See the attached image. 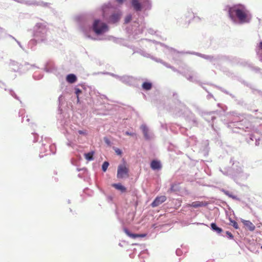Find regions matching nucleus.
I'll return each instance as SVG.
<instances>
[{
    "mask_svg": "<svg viewBox=\"0 0 262 262\" xmlns=\"http://www.w3.org/2000/svg\"><path fill=\"white\" fill-rule=\"evenodd\" d=\"M152 84L150 82H145L142 84V88L145 90H149L151 89Z\"/></svg>",
    "mask_w": 262,
    "mask_h": 262,
    "instance_id": "obj_21",
    "label": "nucleus"
},
{
    "mask_svg": "<svg viewBox=\"0 0 262 262\" xmlns=\"http://www.w3.org/2000/svg\"><path fill=\"white\" fill-rule=\"evenodd\" d=\"M124 231L126 233V234L130 237L132 238H136L137 237L138 235H136V234L132 233L128 229L126 228L124 229Z\"/></svg>",
    "mask_w": 262,
    "mask_h": 262,
    "instance_id": "obj_18",
    "label": "nucleus"
},
{
    "mask_svg": "<svg viewBox=\"0 0 262 262\" xmlns=\"http://www.w3.org/2000/svg\"><path fill=\"white\" fill-rule=\"evenodd\" d=\"M170 69H172L173 71H176V69L173 67L171 66Z\"/></svg>",
    "mask_w": 262,
    "mask_h": 262,
    "instance_id": "obj_43",
    "label": "nucleus"
},
{
    "mask_svg": "<svg viewBox=\"0 0 262 262\" xmlns=\"http://www.w3.org/2000/svg\"><path fill=\"white\" fill-rule=\"evenodd\" d=\"M104 141L107 145H111V142L107 137L104 138Z\"/></svg>",
    "mask_w": 262,
    "mask_h": 262,
    "instance_id": "obj_30",
    "label": "nucleus"
},
{
    "mask_svg": "<svg viewBox=\"0 0 262 262\" xmlns=\"http://www.w3.org/2000/svg\"><path fill=\"white\" fill-rule=\"evenodd\" d=\"M125 135H127V136H132L136 135V134L135 133H132V132H129L128 131L125 132Z\"/></svg>",
    "mask_w": 262,
    "mask_h": 262,
    "instance_id": "obj_32",
    "label": "nucleus"
},
{
    "mask_svg": "<svg viewBox=\"0 0 262 262\" xmlns=\"http://www.w3.org/2000/svg\"><path fill=\"white\" fill-rule=\"evenodd\" d=\"M51 152V151H49V152H47L46 154H45V155H48V154H50V153ZM52 154H54V152H52Z\"/></svg>",
    "mask_w": 262,
    "mask_h": 262,
    "instance_id": "obj_44",
    "label": "nucleus"
},
{
    "mask_svg": "<svg viewBox=\"0 0 262 262\" xmlns=\"http://www.w3.org/2000/svg\"><path fill=\"white\" fill-rule=\"evenodd\" d=\"M115 150L117 155H121L122 154V151L120 149L116 148Z\"/></svg>",
    "mask_w": 262,
    "mask_h": 262,
    "instance_id": "obj_36",
    "label": "nucleus"
},
{
    "mask_svg": "<svg viewBox=\"0 0 262 262\" xmlns=\"http://www.w3.org/2000/svg\"><path fill=\"white\" fill-rule=\"evenodd\" d=\"M162 64L166 67L167 68H170V67H171V66H170L169 64H168L167 63L165 62H162Z\"/></svg>",
    "mask_w": 262,
    "mask_h": 262,
    "instance_id": "obj_39",
    "label": "nucleus"
},
{
    "mask_svg": "<svg viewBox=\"0 0 262 262\" xmlns=\"http://www.w3.org/2000/svg\"><path fill=\"white\" fill-rule=\"evenodd\" d=\"M261 249H262V247H261Z\"/></svg>",
    "mask_w": 262,
    "mask_h": 262,
    "instance_id": "obj_52",
    "label": "nucleus"
},
{
    "mask_svg": "<svg viewBox=\"0 0 262 262\" xmlns=\"http://www.w3.org/2000/svg\"><path fill=\"white\" fill-rule=\"evenodd\" d=\"M128 176V169L124 165H119L118 167L117 177L119 179H122Z\"/></svg>",
    "mask_w": 262,
    "mask_h": 262,
    "instance_id": "obj_6",
    "label": "nucleus"
},
{
    "mask_svg": "<svg viewBox=\"0 0 262 262\" xmlns=\"http://www.w3.org/2000/svg\"><path fill=\"white\" fill-rule=\"evenodd\" d=\"M150 167L152 170H160L162 168L161 162L158 160H152L150 163Z\"/></svg>",
    "mask_w": 262,
    "mask_h": 262,
    "instance_id": "obj_11",
    "label": "nucleus"
},
{
    "mask_svg": "<svg viewBox=\"0 0 262 262\" xmlns=\"http://www.w3.org/2000/svg\"><path fill=\"white\" fill-rule=\"evenodd\" d=\"M136 235H138V236H137V237H143L145 236V234H136Z\"/></svg>",
    "mask_w": 262,
    "mask_h": 262,
    "instance_id": "obj_40",
    "label": "nucleus"
},
{
    "mask_svg": "<svg viewBox=\"0 0 262 262\" xmlns=\"http://www.w3.org/2000/svg\"><path fill=\"white\" fill-rule=\"evenodd\" d=\"M131 0V5L136 11H140L142 8L149 9L151 8V3L149 0Z\"/></svg>",
    "mask_w": 262,
    "mask_h": 262,
    "instance_id": "obj_4",
    "label": "nucleus"
},
{
    "mask_svg": "<svg viewBox=\"0 0 262 262\" xmlns=\"http://www.w3.org/2000/svg\"><path fill=\"white\" fill-rule=\"evenodd\" d=\"M187 79L188 80L194 82H197L199 81V77L196 74H192V75H190L188 77H187Z\"/></svg>",
    "mask_w": 262,
    "mask_h": 262,
    "instance_id": "obj_16",
    "label": "nucleus"
},
{
    "mask_svg": "<svg viewBox=\"0 0 262 262\" xmlns=\"http://www.w3.org/2000/svg\"><path fill=\"white\" fill-rule=\"evenodd\" d=\"M121 15L120 12L113 13L110 17L109 22L114 24L118 22L120 19Z\"/></svg>",
    "mask_w": 262,
    "mask_h": 262,
    "instance_id": "obj_10",
    "label": "nucleus"
},
{
    "mask_svg": "<svg viewBox=\"0 0 262 262\" xmlns=\"http://www.w3.org/2000/svg\"><path fill=\"white\" fill-rule=\"evenodd\" d=\"M257 54L259 56V60L262 61V41L260 42L259 43Z\"/></svg>",
    "mask_w": 262,
    "mask_h": 262,
    "instance_id": "obj_17",
    "label": "nucleus"
},
{
    "mask_svg": "<svg viewBox=\"0 0 262 262\" xmlns=\"http://www.w3.org/2000/svg\"><path fill=\"white\" fill-rule=\"evenodd\" d=\"M176 253L177 255L180 256L182 254V251L180 249H178L176 250Z\"/></svg>",
    "mask_w": 262,
    "mask_h": 262,
    "instance_id": "obj_37",
    "label": "nucleus"
},
{
    "mask_svg": "<svg viewBox=\"0 0 262 262\" xmlns=\"http://www.w3.org/2000/svg\"><path fill=\"white\" fill-rule=\"evenodd\" d=\"M11 37L13 39H14L16 41V42L17 43V44L19 45V46L21 48H23V47H22V46L21 45L20 42L19 41L17 40H16V39L14 37H12V36H11Z\"/></svg>",
    "mask_w": 262,
    "mask_h": 262,
    "instance_id": "obj_38",
    "label": "nucleus"
},
{
    "mask_svg": "<svg viewBox=\"0 0 262 262\" xmlns=\"http://www.w3.org/2000/svg\"><path fill=\"white\" fill-rule=\"evenodd\" d=\"M224 192L225 194H226L227 195H228L230 198H232L233 199H236V196L232 195L229 191L224 190Z\"/></svg>",
    "mask_w": 262,
    "mask_h": 262,
    "instance_id": "obj_27",
    "label": "nucleus"
},
{
    "mask_svg": "<svg viewBox=\"0 0 262 262\" xmlns=\"http://www.w3.org/2000/svg\"><path fill=\"white\" fill-rule=\"evenodd\" d=\"M46 145L45 144H42V146H45Z\"/></svg>",
    "mask_w": 262,
    "mask_h": 262,
    "instance_id": "obj_51",
    "label": "nucleus"
},
{
    "mask_svg": "<svg viewBox=\"0 0 262 262\" xmlns=\"http://www.w3.org/2000/svg\"><path fill=\"white\" fill-rule=\"evenodd\" d=\"M155 61H156L158 62H160V63H162V62H163V61L161 59H157V58H156V59H155Z\"/></svg>",
    "mask_w": 262,
    "mask_h": 262,
    "instance_id": "obj_41",
    "label": "nucleus"
},
{
    "mask_svg": "<svg viewBox=\"0 0 262 262\" xmlns=\"http://www.w3.org/2000/svg\"><path fill=\"white\" fill-rule=\"evenodd\" d=\"M44 149H45V150L46 151H47V149H46V147H44Z\"/></svg>",
    "mask_w": 262,
    "mask_h": 262,
    "instance_id": "obj_48",
    "label": "nucleus"
},
{
    "mask_svg": "<svg viewBox=\"0 0 262 262\" xmlns=\"http://www.w3.org/2000/svg\"><path fill=\"white\" fill-rule=\"evenodd\" d=\"M94 152L91 151L88 153L84 154L85 158L88 161H92L93 160Z\"/></svg>",
    "mask_w": 262,
    "mask_h": 262,
    "instance_id": "obj_20",
    "label": "nucleus"
},
{
    "mask_svg": "<svg viewBox=\"0 0 262 262\" xmlns=\"http://www.w3.org/2000/svg\"><path fill=\"white\" fill-rule=\"evenodd\" d=\"M226 233L229 238L232 239L233 238V236L230 232L227 231Z\"/></svg>",
    "mask_w": 262,
    "mask_h": 262,
    "instance_id": "obj_33",
    "label": "nucleus"
},
{
    "mask_svg": "<svg viewBox=\"0 0 262 262\" xmlns=\"http://www.w3.org/2000/svg\"><path fill=\"white\" fill-rule=\"evenodd\" d=\"M39 156H40V157H43V155H40H40H39Z\"/></svg>",
    "mask_w": 262,
    "mask_h": 262,
    "instance_id": "obj_46",
    "label": "nucleus"
},
{
    "mask_svg": "<svg viewBox=\"0 0 262 262\" xmlns=\"http://www.w3.org/2000/svg\"><path fill=\"white\" fill-rule=\"evenodd\" d=\"M33 36L39 42H43L47 40L48 28L44 23H37L34 27Z\"/></svg>",
    "mask_w": 262,
    "mask_h": 262,
    "instance_id": "obj_2",
    "label": "nucleus"
},
{
    "mask_svg": "<svg viewBox=\"0 0 262 262\" xmlns=\"http://www.w3.org/2000/svg\"><path fill=\"white\" fill-rule=\"evenodd\" d=\"M93 29L97 35L106 32L108 30L107 25L99 19H96L93 25Z\"/></svg>",
    "mask_w": 262,
    "mask_h": 262,
    "instance_id": "obj_5",
    "label": "nucleus"
},
{
    "mask_svg": "<svg viewBox=\"0 0 262 262\" xmlns=\"http://www.w3.org/2000/svg\"><path fill=\"white\" fill-rule=\"evenodd\" d=\"M35 67H36L34 64L31 65L28 63H26L24 66H21V67L19 69H20V70H24L25 69L29 70L32 68H35Z\"/></svg>",
    "mask_w": 262,
    "mask_h": 262,
    "instance_id": "obj_19",
    "label": "nucleus"
},
{
    "mask_svg": "<svg viewBox=\"0 0 262 262\" xmlns=\"http://www.w3.org/2000/svg\"><path fill=\"white\" fill-rule=\"evenodd\" d=\"M67 145L68 146H71V143L70 142L68 143Z\"/></svg>",
    "mask_w": 262,
    "mask_h": 262,
    "instance_id": "obj_45",
    "label": "nucleus"
},
{
    "mask_svg": "<svg viewBox=\"0 0 262 262\" xmlns=\"http://www.w3.org/2000/svg\"><path fill=\"white\" fill-rule=\"evenodd\" d=\"M241 221L244 224L245 226L250 231H253L255 230V225L250 221L245 220L242 219H241Z\"/></svg>",
    "mask_w": 262,
    "mask_h": 262,
    "instance_id": "obj_9",
    "label": "nucleus"
},
{
    "mask_svg": "<svg viewBox=\"0 0 262 262\" xmlns=\"http://www.w3.org/2000/svg\"><path fill=\"white\" fill-rule=\"evenodd\" d=\"M108 165H109V163L108 162L105 161L102 165V170L103 171H105L107 170Z\"/></svg>",
    "mask_w": 262,
    "mask_h": 262,
    "instance_id": "obj_25",
    "label": "nucleus"
},
{
    "mask_svg": "<svg viewBox=\"0 0 262 262\" xmlns=\"http://www.w3.org/2000/svg\"><path fill=\"white\" fill-rule=\"evenodd\" d=\"M81 93V91L79 89H75V94H76L77 95V100L79 101V97H78V95Z\"/></svg>",
    "mask_w": 262,
    "mask_h": 262,
    "instance_id": "obj_31",
    "label": "nucleus"
},
{
    "mask_svg": "<svg viewBox=\"0 0 262 262\" xmlns=\"http://www.w3.org/2000/svg\"><path fill=\"white\" fill-rule=\"evenodd\" d=\"M207 205V203L206 202L195 201L192 202L191 204H189V206L196 208L200 207L206 206Z\"/></svg>",
    "mask_w": 262,
    "mask_h": 262,
    "instance_id": "obj_12",
    "label": "nucleus"
},
{
    "mask_svg": "<svg viewBox=\"0 0 262 262\" xmlns=\"http://www.w3.org/2000/svg\"><path fill=\"white\" fill-rule=\"evenodd\" d=\"M61 97V96H60L59 97V99H60Z\"/></svg>",
    "mask_w": 262,
    "mask_h": 262,
    "instance_id": "obj_49",
    "label": "nucleus"
},
{
    "mask_svg": "<svg viewBox=\"0 0 262 262\" xmlns=\"http://www.w3.org/2000/svg\"><path fill=\"white\" fill-rule=\"evenodd\" d=\"M39 43L38 40L34 37V39H31L28 43V45L29 47H30L31 48H32L33 46H35L37 43Z\"/></svg>",
    "mask_w": 262,
    "mask_h": 262,
    "instance_id": "obj_22",
    "label": "nucleus"
},
{
    "mask_svg": "<svg viewBox=\"0 0 262 262\" xmlns=\"http://www.w3.org/2000/svg\"><path fill=\"white\" fill-rule=\"evenodd\" d=\"M230 221L231 225L232 226H233V227L235 229H238V224H237L236 222H235L234 220H232L231 219H230Z\"/></svg>",
    "mask_w": 262,
    "mask_h": 262,
    "instance_id": "obj_26",
    "label": "nucleus"
},
{
    "mask_svg": "<svg viewBox=\"0 0 262 262\" xmlns=\"http://www.w3.org/2000/svg\"><path fill=\"white\" fill-rule=\"evenodd\" d=\"M66 80L68 82L73 83L76 82L77 77L74 74H70L67 75Z\"/></svg>",
    "mask_w": 262,
    "mask_h": 262,
    "instance_id": "obj_13",
    "label": "nucleus"
},
{
    "mask_svg": "<svg viewBox=\"0 0 262 262\" xmlns=\"http://www.w3.org/2000/svg\"><path fill=\"white\" fill-rule=\"evenodd\" d=\"M196 54L206 59H208L210 61H211L213 59V57L209 56V55H206L202 54H200V53H196Z\"/></svg>",
    "mask_w": 262,
    "mask_h": 262,
    "instance_id": "obj_23",
    "label": "nucleus"
},
{
    "mask_svg": "<svg viewBox=\"0 0 262 262\" xmlns=\"http://www.w3.org/2000/svg\"><path fill=\"white\" fill-rule=\"evenodd\" d=\"M178 185L177 184H172L170 188V191L171 192H175L178 190Z\"/></svg>",
    "mask_w": 262,
    "mask_h": 262,
    "instance_id": "obj_24",
    "label": "nucleus"
},
{
    "mask_svg": "<svg viewBox=\"0 0 262 262\" xmlns=\"http://www.w3.org/2000/svg\"><path fill=\"white\" fill-rule=\"evenodd\" d=\"M140 129L143 134V136L145 140H149L153 138L154 135L150 131L149 129L145 124H142L140 126Z\"/></svg>",
    "mask_w": 262,
    "mask_h": 262,
    "instance_id": "obj_7",
    "label": "nucleus"
},
{
    "mask_svg": "<svg viewBox=\"0 0 262 262\" xmlns=\"http://www.w3.org/2000/svg\"><path fill=\"white\" fill-rule=\"evenodd\" d=\"M116 1L119 4H122L123 2V0H116Z\"/></svg>",
    "mask_w": 262,
    "mask_h": 262,
    "instance_id": "obj_42",
    "label": "nucleus"
},
{
    "mask_svg": "<svg viewBox=\"0 0 262 262\" xmlns=\"http://www.w3.org/2000/svg\"><path fill=\"white\" fill-rule=\"evenodd\" d=\"M230 17L233 21L236 19L240 24L249 23L251 15L246 7L242 5H234L230 7L228 10Z\"/></svg>",
    "mask_w": 262,
    "mask_h": 262,
    "instance_id": "obj_1",
    "label": "nucleus"
},
{
    "mask_svg": "<svg viewBox=\"0 0 262 262\" xmlns=\"http://www.w3.org/2000/svg\"><path fill=\"white\" fill-rule=\"evenodd\" d=\"M112 186L115 188L116 189L120 190L122 192H125L126 190V188L120 183L113 184Z\"/></svg>",
    "mask_w": 262,
    "mask_h": 262,
    "instance_id": "obj_14",
    "label": "nucleus"
},
{
    "mask_svg": "<svg viewBox=\"0 0 262 262\" xmlns=\"http://www.w3.org/2000/svg\"><path fill=\"white\" fill-rule=\"evenodd\" d=\"M129 78V77L128 76H123L121 78V80L123 82H126Z\"/></svg>",
    "mask_w": 262,
    "mask_h": 262,
    "instance_id": "obj_35",
    "label": "nucleus"
},
{
    "mask_svg": "<svg viewBox=\"0 0 262 262\" xmlns=\"http://www.w3.org/2000/svg\"><path fill=\"white\" fill-rule=\"evenodd\" d=\"M166 196L165 195L158 196L151 204V206L152 207H157L166 201Z\"/></svg>",
    "mask_w": 262,
    "mask_h": 262,
    "instance_id": "obj_8",
    "label": "nucleus"
},
{
    "mask_svg": "<svg viewBox=\"0 0 262 262\" xmlns=\"http://www.w3.org/2000/svg\"><path fill=\"white\" fill-rule=\"evenodd\" d=\"M27 121H29V118H27Z\"/></svg>",
    "mask_w": 262,
    "mask_h": 262,
    "instance_id": "obj_47",
    "label": "nucleus"
},
{
    "mask_svg": "<svg viewBox=\"0 0 262 262\" xmlns=\"http://www.w3.org/2000/svg\"><path fill=\"white\" fill-rule=\"evenodd\" d=\"M78 133L80 135L85 136L87 135V131L86 130H79Z\"/></svg>",
    "mask_w": 262,
    "mask_h": 262,
    "instance_id": "obj_29",
    "label": "nucleus"
},
{
    "mask_svg": "<svg viewBox=\"0 0 262 262\" xmlns=\"http://www.w3.org/2000/svg\"><path fill=\"white\" fill-rule=\"evenodd\" d=\"M232 170L233 172H231L230 169H227L222 170L221 168L220 170L226 176L232 175L235 178H242L243 179H247L248 175L247 173H242L243 172L242 166L238 162L233 164Z\"/></svg>",
    "mask_w": 262,
    "mask_h": 262,
    "instance_id": "obj_3",
    "label": "nucleus"
},
{
    "mask_svg": "<svg viewBox=\"0 0 262 262\" xmlns=\"http://www.w3.org/2000/svg\"><path fill=\"white\" fill-rule=\"evenodd\" d=\"M10 94L11 96L14 97L15 99L18 100V98L17 97V96L15 95V93L12 90H10Z\"/></svg>",
    "mask_w": 262,
    "mask_h": 262,
    "instance_id": "obj_34",
    "label": "nucleus"
},
{
    "mask_svg": "<svg viewBox=\"0 0 262 262\" xmlns=\"http://www.w3.org/2000/svg\"><path fill=\"white\" fill-rule=\"evenodd\" d=\"M51 148L54 147V146H50Z\"/></svg>",
    "mask_w": 262,
    "mask_h": 262,
    "instance_id": "obj_50",
    "label": "nucleus"
},
{
    "mask_svg": "<svg viewBox=\"0 0 262 262\" xmlns=\"http://www.w3.org/2000/svg\"><path fill=\"white\" fill-rule=\"evenodd\" d=\"M132 16L130 14L127 15L125 18V23H128L132 19Z\"/></svg>",
    "mask_w": 262,
    "mask_h": 262,
    "instance_id": "obj_28",
    "label": "nucleus"
},
{
    "mask_svg": "<svg viewBox=\"0 0 262 262\" xmlns=\"http://www.w3.org/2000/svg\"><path fill=\"white\" fill-rule=\"evenodd\" d=\"M211 229L216 232L217 233L220 234L222 232V229L217 227L215 223H212L210 225Z\"/></svg>",
    "mask_w": 262,
    "mask_h": 262,
    "instance_id": "obj_15",
    "label": "nucleus"
}]
</instances>
